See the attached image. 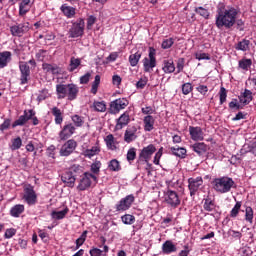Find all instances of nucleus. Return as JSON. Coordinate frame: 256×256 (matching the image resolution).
<instances>
[{
  "mask_svg": "<svg viewBox=\"0 0 256 256\" xmlns=\"http://www.w3.org/2000/svg\"><path fill=\"white\" fill-rule=\"evenodd\" d=\"M239 15V10L235 7L218 8L215 25L218 29H231Z\"/></svg>",
  "mask_w": 256,
  "mask_h": 256,
  "instance_id": "1",
  "label": "nucleus"
},
{
  "mask_svg": "<svg viewBox=\"0 0 256 256\" xmlns=\"http://www.w3.org/2000/svg\"><path fill=\"white\" fill-rule=\"evenodd\" d=\"M56 93L58 99H65V97H68V101H75L79 95V87L75 84H57Z\"/></svg>",
  "mask_w": 256,
  "mask_h": 256,
  "instance_id": "2",
  "label": "nucleus"
},
{
  "mask_svg": "<svg viewBox=\"0 0 256 256\" xmlns=\"http://www.w3.org/2000/svg\"><path fill=\"white\" fill-rule=\"evenodd\" d=\"M212 186L216 193L221 195L229 193L233 188H235V181L229 176H222L219 178H214L212 181Z\"/></svg>",
  "mask_w": 256,
  "mask_h": 256,
  "instance_id": "3",
  "label": "nucleus"
},
{
  "mask_svg": "<svg viewBox=\"0 0 256 256\" xmlns=\"http://www.w3.org/2000/svg\"><path fill=\"white\" fill-rule=\"evenodd\" d=\"M97 176H95L93 173L85 172L83 175L80 176V178L77 180L78 185L76 187L77 191H87L91 189V186L97 185L98 183Z\"/></svg>",
  "mask_w": 256,
  "mask_h": 256,
  "instance_id": "4",
  "label": "nucleus"
},
{
  "mask_svg": "<svg viewBox=\"0 0 256 256\" xmlns=\"http://www.w3.org/2000/svg\"><path fill=\"white\" fill-rule=\"evenodd\" d=\"M157 50L153 47H149L148 57L142 60L145 73H151L155 67H157Z\"/></svg>",
  "mask_w": 256,
  "mask_h": 256,
  "instance_id": "5",
  "label": "nucleus"
},
{
  "mask_svg": "<svg viewBox=\"0 0 256 256\" xmlns=\"http://www.w3.org/2000/svg\"><path fill=\"white\" fill-rule=\"evenodd\" d=\"M83 35H85V20L78 18L75 22H72V26L69 29V37L77 39V37H83Z\"/></svg>",
  "mask_w": 256,
  "mask_h": 256,
  "instance_id": "6",
  "label": "nucleus"
},
{
  "mask_svg": "<svg viewBox=\"0 0 256 256\" xmlns=\"http://www.w3.org/2000/svg\"><path fill=\"white\" fill-rule=\"evenodd\" d=\"M157 151V148L155 145L150 144L146 147H144L142 150H140V153L138 155L137 163H147L148 167H151V164H149V161H151V158L153 157V154Z\"/></svg>",
  "mask_w": 256,
  "mask_h": 256,
  "instance_id": "7",
  "label": "nucleus"
},
{
  "mask_svg": "<svg viewBox=\"0 0 256 256\" xmlns=\"http://www.w3.org/2000/svg\"><path fill=\"white\" fill-rule=\"evenodd\" d=\"M164 201L172 209H177L181 205V198L175 190L168 189L164 192Z\"/></svg>",
  "mask_w": 256,
  "mask_h": 256,
  "instance_id": "8",
  "label": "nucleus"
},
{
  "mask_svg": "<svg viewBox=\"0 0 256 256\" xmlns=\"http://www.w3.org/2000/svg\"><path fill=\"white\" fill-rule=\"evenodd\" d=\"M127 105H129L127 98H118L110 102L108 112L110 115H117L120 111H123Z\"/></svg>",
  "mask_w": 256,
  "mask_h": 256,
  "instance_id": "9",
  "label": "nucleus"
},
{
  "mask_svg": "<svg viewBox=\"0 0 256 256\" xmlns=\"http://www.w3.org/2000/svg\"><path fill=\"white\" fill-rule=\"evenodd\" d=\"M133 203H135V196L130 194L118 201L115 205V209L118 213H121V211H128V209H131Z\"/></svg>",
  "mask_w": 256,
  "mask_h": 256,
  "instance_id": "10",
  "label": "nucleus"
},
{
  "mask_svg": "<svg viewBox=\"0 0 256 256\" xmlns=\"http://www.w3.org/2000/svg\"><path fill=\"white\" fill-rule=\"evenodd\" d=\"M22 199L30 207L37 205V193L32 185H28L26 188H24V195Z\"/></svg>",
  "mask_w": 256,
  "mask_h": 256,
  "instance_id": "11",
  "label": "nucleus"
},
{
  "mask_svg": "<svg viewBox=\"0 0 256 256\" xmlns=\"http://www.w3.org/2000/svg\"><path fill=\"white\" fill-rule=\"evenodd\" d=\"M19 71H20V85H27L31 77V68L29 67V64L27 62H20Z\"/></svg>",
  "mask_w": 256,
  "mask_h": 256,
  "instance_id": "12",
  "label": "nucleus"
},
{
  "mask_svg": "<svg viewBox=\"0 0 256 256\" xmlns=\"http://www.w3.org/2000/svg\"><path fill=\"white\" fill-rule=\"evenodd\" d=\"M76 129L77 128H75V125H73V123L65 124L58 134L60 141H67V139L73 137V135H75Z\"/></svg>",
  "mask_w": 256,
  "mask_h": 256,
  "instance_id": "13",
  "label": "nucleus"
},
{
  "mask_svg": "<svg viewBox=\"0 0 256 256\" xmlns=\"http://www.w3.org/2000/svg\"><path fill=\"white\" fill-rule=\"evenodd\" d=\"M201 185H203V177L201 176L188 179V189L190 191V197H195V195H197V191H199Z\"/></svg>",
  "mask_w": 256,
  "mask_h": 256,
  "instance_id": "14",
  "label": "nucleus"
},
{
  "mask_svg": "<svg viewBox=\"0 0 256 256\" xmlns=\"http://www.w3.org/2000/svg\"><path fill=\"white\" fill-rule=\"evenodd\" d=\"M75 149H77V141L70 139L62 145L60 155L61 157H69V155H71Z\"/></svg>",
  "mask_w": 256,
  "mask_h": 256,
  "instance_id": "15",
  "label": "nucleus"
},
{
  "mask_svg": "<svg viewBox=\"0 0 256 256\" xmlns=\"http://www.w3.org/2000/svg\"><path fill=\"white\" fill-rule=\"evenodd\" d=\"M131 122L129 112H124L119 118L116 119V125L114 131H121L124 127H127Z\"/></svg>",
  "mask_w": 256,
  "mask_h": 256,
  "instance_id": "16",
  "label": "nucleus"
},
{
  "mask_svg": "<svg viewBox=\"0 0 256 256\" xmlns=\"http://www.w3.org/2000/svg\"><path fill=\"white\" fill-rule=\"evenodd\" d=\"M137 139V126H129L124 133L125 143H133Z\"/></svg>",
  "mask_w": 256,
  "mask_h": 256,
  "instance_id": "17",
  "label": "nucleus"
},
{
  "mask_svg": "<svg viewBox=\"0 0 256 256\" xmlns=\"http://www.w3.org/2000/svg\"><path fill=\"white\" fill-rule=\"evenodd\" d=\"M194 153H197L199 157H203L207 151H209V146L205 142H196L190 146Z\"/></svg>",
  "mask_w": 256,
  "mask_h": 256,
  "instance_id": "18",
  "label": "nucleus"
},
{
  "mask_svg": "<svg viewBox=\"0 0 256 256\" xmlns=\"http://www.w3.org/2000/svg\"><path fill=\"white\" fill-rule=\"evenodd\" d=\"M189 133L192 141H203V139H205L203 129H201V127L190 126Z\"/></svg>",
  "mask_w": 256,
  "mask_h": 256,
  "instance_id": "19",
  "label": "nucleus"
},
{
  "mask_svg": "<svg viewBox=\"0 0 256 256\" xmlns=\"http://www.w3.org/2000/svg\"><path fill=\"white\" fill-rule=\"evenodd\" d=\"M61 181L62 183H65L66 187L73 189V187H75V181L77 180L75 176H73V174L68 170L62 174Z\"/></svg>",
  "mask_w": 256,
  "mask_h": 256,
  "instance_id": "20",
  "label": "nucleus"
},
{
  "mask_svg": "<svg viewBox=\"0 0 256 256\" xmlns=\"http://www.w3.org/2000/svg\"><path fill=\"white\" fill-rule=\"evenodd\" d=\"M12 57L13 54L11 51L0 52V69H5V67L11 63Z\"/></svg>",
  "mask_w": 256,
  "mask_h": 256,
  "instance_id": "21",
  "label": "nucleus"
},
{
  "mask_svg": "<svg viewBox=\"0 0 256 256\" xmlns=\"http://www.w3.org/2000/svg\"><path fill=\"white\" fill-rule=\"evenodd\" d=\"M29 27L25 24H18L10 27V32L13 37H21L25 31H28Z\"/></svg>",
  "mask_w": 256,
  "mask_h": 256,
  "instance_id": "22",
  "label": "nucleus"
},
{
  "mask_svg": "<svg viewBox=\"0 0 256 256\" xmlns=\"http://www.w3.org/2000/svg\"><path fill=\"white\" fill-rule=\"evenodd\" d=\"M177 252V246L173 244V241L167 240L162 244V253L164 255H171V253Z\"/></svg>",
  "mask_w": 256,
  "mask_h": 256,
  "instance_id": "23",
  "label": "nucleus"
},
{
  "mask_svg": "<svg viewBox=\"0 0 256 256\" xmlns=\"http://www.w3.org/2000/svg\"><path fill=\"white\" fill-rule=\"evenodd\" d=\"M239 101L242 105H249L253 101V92L249 89H245L239 96Z\"/></svg>",
  "mask_w": 256,
  "mask_h": 256,
  "instance_id": "24",
  "label": "nucleus"
},
{
  "mask_svg": "<svg viewBox=\"0 0 256 256\" xmlns=\"http://www.w3.org/2000/svg\"><path fill=\"white\" fill-rule=\"evenodd\" d=\"M162 71L166 74L175 73V62L173 61V59L163 60Z\"/></svg>",
  "mask_w": 256,
  "mask_h": 256,
  "instance_id": "25",
  "label": "nucleus"
},
{
  "mask_svg": "<svg viewBox=\"0 0 256 256\" xmlns=\"http://www.w3.org/2000/svg\"><path fill=\"white\" fill-rule=\"evenodd\" d=\"M42 69L46 73H52V75H59L61 73V68L55 64L44 63L42 64Z\"/></svg>",
  "mask_w": 256,
  "mask_h": 256,
  "instance_id": "26",
  "label": "nucleus"
},
{
  "mask_svg": "<svg viewBox=\"0 0 256 256\" xmlns=\"http://www.w3.org/2000/svg\"><path fill=\"white\" fill-rule=\"evenodd\" d=\"M29 9H31V0H22L19 4L20 17L27 15V13H29Z\"/></svg>",
  "mask_w": 256,
  "mask_h": 256,
  "instance_id": "27",
  "label": "nucleus"
},
{
  "mask_svg": "<svg viewBox=\"0 0 256 256\" xmlns=\"http://www.w3.org/2000/svg\"><path fill=\"white\" fill-rule=\"evenodd\" d=\"M60 11H62L63 15L67 17V19H73V17H75V8L68 6L67 4H63L60 7Z\"/></svg>",
  "mask_w": 256,
  "mask_h": 256,
  "instance_id": "28",
  "label": "nucleus"
},
{
  "mask_svg": "<svg viewBox=\"0 0 256 256\" xmlns=\"http://www.w3.org/2000/svg\"><path fill=\"white\" fill-rule=\"evenodd\" d=\"M144 131H153L155 125V118L151 115H147L143 119Z\"/></svg>",
  "mask_w": 256,
  "mask_h": 256,
  "instance_id": "29",
  "label": "nucleus"
},
{
  "mask_svg": "<svg viewBox=\"0 0 256 256\" xmlns=\"http://www.w3.org/2000/svg\"><path fill=\"white\" fill-rule=\"evenodd\" d=\"M170 152L172 153V155H174L175 157H179L180 159H185V157H187V149H185L184 147H170Z\"/></svg>",
  "mask_w": 256,
  "mask_h": 256,
  "instance_id": "30",
  "label": "nucleus"
},
{
  "mask_svg": "<svg viewBox=\"0 0 256 256\" xmlns=\"http://www.w3.org/2000/svg\"><path fill=\"white\" fill-rule=\"evenodd\" d=\"M52 115L55 117L54 121L56 125H61L63 123V112L58 107H53L51 109Z\"/></svg>",
  "mask_w": 256,
  "mask_h": 256,
  "instance_id": "31",
  "label": "nucleus"
},
{
  "mask_svg": "<svg viewBox=\"0 0 256 256\" xmlns=\"http://www.w3.org/2000/svg\"><path fill=\"white\" fill-rule=\"evenodd\" d=\"M203 202H204L203 204L204 211H208L209 213H211V211H215V207H216L215 200L207 197L203 199Z\"/></svg>",
  "mask_w": 256,
  "mask_h": 256,
  "instance_id": "32",
  "label": "nucleus"
},
{
  "mask_svg": "<svg viewBox=\"0 0 256 256\" xmlns=\"http://www.w3.org/2000/svg\"><path fill=\"white\" fill-rule=\"evenodd\" d=\"M251 65H253V60L249 58H243L238 62V67L239 69H242V71H249V69H251Z\"/></svg>",
  "mask_w": 256,
  "mask_h": 256,
  "instance_id": "33",
  "label": "nucleus"
},
{
  "mask_svg": "<svg viewBox=\"0 0 256 256\" xmlns=\"http://www.w3.org/2000/svg\"><path fill=\"white\" fill-rule=\"evenodd\" d=\"M101 153V148L98 145L92 146L91 149H86L84 151V157L91 159V157H95V155H99Z\"/></svg>",
  "mask_w": 256,
  "mask_h": 256,
  "instance_id": "34",
  "label": "nucleus"
},
{
  "mask_svg": "<svg viewBox=\"0 0 256 256\" xmlns=\"http://www.w3.org/2000/svg\"><path fill=\"white\" fill-rule=\"evenodd\" d=\"M25 211V205L23 204H16L14 207L10 210V215L12 217H19L21 213Z\"/></svg>",
  "mask_w": 256,
  "mask_h": 256,
  "instance_id": "35",
  "label": "nucleus"
},
{
  "mask_svg": "<svg viewBox=\"0 0 256 256\" xmlns=\"http://www.w3.org/2000/svg\"><path fill=\"white\" fill-rule=\"evenodd\" d=\"M108 169L109 171H113L114 173H117L121 171V162L117 159H112L108 162Z\"/></svg>",
  "mask_w": 256,
  "mask_h": 256,
  "instance_id": "36",
  "label": "nucleus"
},
{
  "mask_svg": "<svg viewBox=\"0 0 256 256\" xmlns=\"http://www.w3.org/2000/svg\"><path fill=\"white\" fill-rule=\"evenodd\" d=\"M68 171L72 173V176L74 179H77V177H81L85 172L83 171V167L80 165L74 164Z\"/></svg>",
  "mask_w": 256,
  "mask_h": 256,
  "instance_id": "37",
  "label": "nucleus"
},
{
  "mask_svg": "<svg viewBox=\"0 0 256 256\" xmlns=\"http://www.w3.org/2000/svg\"><path fill=\"white\" fill-rule=\"evenodd\" d=\"M251 45V41L247 39H242L240 42L237 43L235 46L236 51H249V46Z\"/></svg>",
  "mask_w": 256,
  "mask_h": 256,
  "instance_id": "38",
  "label": "nucleus"
},
{
  "mask_svg": "<svg viewBox=\"0 0 256 256\" xmlns=\"http://www.w3.org/2000/svg\"><path fill=\"white\" fill-rule=\"evenodd\" d=\"M141 55H143V53H141V51H137L134 54H131L129 56V63L131 65V67H137V65L141 59Z\"/></svg>",
  "mask_w": 256,
  "mask_h": 256,
  "instance_id": "39",
  "label": "nucleus"
},
{
  "mask_svg": "<svg viewBox=\"0 0 256 256\" xmlns=\"http://www.w3.org/2000/svg\"><path fill=\"white\" fill-rule=\"evenodd\" d=\"M80 65H81V58L71 57L70 64L68 67L69 73H73V71H75V69H77Z\"/></svg>",
  "mask_w": 256,
  "mask_h": 256,
  "instance_id": "40",
  "label": "nucleus"
},
{
  "mask_svg": "<svg viewBox=\"0 0 256 256\" xmlns=\"http://www.w3.org/2000/svg\"><path fill=\"white\" fill-rule=\"evenodd\" d=\"M93 107L94 111H97L98 113H105L107 111V104L105 101H94Z\"/></svg>",
  "mask_w": 256,
  "mask_h": 256,
  "instance_id": "41",
  "label": "nucleus"
},
{
  "mask_svg": "<svg viewBox=\"0 0 256 256\" xmlns=\"http://www.w3.org/2000/svg\"><path fill=\"white\" fill-rule=\"evenodd\" d=\"M68 213H69V208L67 207L61 211H53L52 218L57 220L65 219V215H67Z\"/></svg>",
  "mask_w": 256,
  "mask_h": 256,
  "instance_id": "42",
  "label": "nucleus"
},
{
  "mask_svg": "<svg viewBox=\"0 0 256 256\" xmlns=\"http://www.w3.org/2000/svg\"><path fill=\"white\" fill-rule=\"evenodd\" d=\"M126 159L128 163L131 165V163H133V160L137 159V148H130L126 154Z\"/></svg>",
  "mask_w": 256,
  "mask_h": 256,
  "instance_id": "43",
  "label": "nucleus"
},
{
  "mask_svg": "<svg viewBox=\"0 0 256 256\" xmlns=\"http://www.w3.org/2000/svg\"><path fill=\"white\" fill-rule=\"evenodd\" d=\"M87 233L88 231L85 230L84 232H82V234L80 235V237L78 239H76V248L75 251H77V249H79L80 247H82V245L85 243V241H87Z\"/></svg>",
  "mask_w": 256,
  "mask_h": 256,
  "instance_id": "44",
  "label": "nucleus"
},
{
  "mask_svg": "<svg viewBox=\"0 0 256 256\" xmlns=\"http://www.w3.org/2000/svg\"><path fill=\"white\" fill-rule=\"evenodd\" d=\"M242 205H243V202H241V201L236 202V204L234 205V207L230 211V217L232 219H235V217H237V215H239V212L241 211V206Z\"/></svg>",
  "mask_w": 256,
  "mask_h": 256,
  "instance_id": "45",
  "label": "nucleus"
},
{
  "mask_svg": "<svg viewBox=\"0 0 256 256\" xmlns=\"http://www.w3.org/2000/svg\"><path fill=\"white\" fill-rule=\"evenodd\" d=\"M101 161L96 160L94 163L91 164L90 166V171L93 173V175H99L101 172Z\"/></svg>",
  "mask_w": 256,
  "mask_h": 256,
  "instance_id": "46",
  "label": "nucleus"
},
{
  "mask_svg": "<svg viewBox=\"0 0 256 256\" xmlns=\"http://www.w3.org/2000/svg\"><path fill=\"white\" fill-rule=\"evenodd\" d=\"M72 122L74 123V127H81L85 124V120H83V116H79L77 114L71 116Z\"/></svg>",
  "mask_w": 256,
  "mask_h": 256,
  "instance_id": "47",
  "label": "nucleus"
},
{
  "mask_svg": "<svg viewBox=\"0 0 256 256\" xmlns=\"http://www.w3.org/2000/svg\"><path fill=\"white\" fill-rule=\"evenodd\" d=\"M195 13L197 15H200V17H203L204 19H209V15H210L209 10L204 7L200 6L195 8Z\"/></svg>",
  "mask_w": 256,
  "mask_h": 256,
  "instance_id": "48",
  "label": "nucleus"
},
{
  "mask_svg": "<svg viewBox=\"0 0 256 256\" xmlns=\"http://www.w3.org/2000/svg\"><path fill=\"white\" fill-rule=\"evenodd\" d=\"M106 146L111 149L112 151L115 150V137L113 134H109L105 138Z\"/></svg>",
  "mask_w": 256,
  "mask_h": 256,
  "instance_id": "49",
  "label": "nucleus"
},
{
  "mask_svg": "<svg viewBox=\"0 0 256 256\" xmlns=\"http://www.w3.org/2000/svg\"><path fill=\"white\" fill-rule=\"evenodd\" d=\"M121 220L124 225H133V223H135V216L131 214H125L121 217Z\"/></svg>",
  "mask_w": 256,
  "mask_h": 256,
  "instance_id": "50",
  "label": "nucleus"
},
{
  "mask_svg": "<svg viewBox=\"0 0 256 256\" xmlns=\"http://www.w3.org/2000/svg\"><path fill=\"white\" fill-rule=\"evenodd\" d=\"M21 145H23V140H21V137H17L12 140V145L10 146V149L12 151H17L18 149H21Z\"/></svg>",
  "mask_w": 256,
  "mask_h": 256,
  "instance_id": "51",
  "label": "nucleus"
},
{
  "mask_svg": "<svg viewBox=\"0 0 256 256\" xmlns=\"http://www.w3.org/2000/svg\"><path fill=\"white\" fill-rule=\"evenodd\" d=\"M25 123H27V118L25 117V114H23L16 121L13 122L12 128L15 129V127H23Z\"/></svg>",
  "mask_w": 256,
  "mask_h": 256,
  "instance_id": "52",
  "label": "nucleus"
},
{
  "mask_svg": "<svg viewBox=\"0 0 256 256\" xmlns=\"http://www.w3.org/2000/svg\"><path fill=\"white\" fill-rule=\"evenodd\" d=\"M49 97V90L47 88L42 89L39 91V94L37 96L38 103H41V101H45V99H48Z\"/></svg>",
  "mask_w": 256,
  "mask_h": 256,
  "instance_id": "53",
  "label": "nucleus"
},
{
  "mask_svg": "<svg viewBox=\"0 0 256 256\" xmlns=\"http://www.w3.org/2000/svg\"><path fill=\"white\" fill-rule=\"evenodd\" d=\"M174 43H175V40L173 38H168L163 40L161 47L162 49H171Z\"/></svg>",
  "mask_w": 256,
  "mask_h": 256,
  "instance_id": "54",
  "label": "nucleus"
},
{
  "mask_svg": "<svg viewBox=\"0 0 256 256\" xmlns=\"http://www.w3.org/2000/svg\"><path fill=\"white\" fill-rule=\"evenodd\" d=\"M219 97H220V105H223V103L227 101V89H225V87L220 88Z\"/></svg>",
  "mask_w": 256,
  "mask_h": 256,
  "instance_id": "55",
  "label": "nucleus"
},
{
  "mask_svg": "<svg viewBox=\"0 0 256 256\" xmlns=\"http://www.w3.org/2000/svg\"><path fill=\"white\" fill-rule=\"evenodd\" d=\"M245 220L248 221V223H253V208L250 206L246 208Z\"/></svg>",
  "mask_w": 256,
  "mask_h": 256,
  "instance_id": "56",
  "label": "nucleus"
},
{
  "mask_svg": "<svg viewBox=\"0 0 256 256\" xmlns=\"http://www.w3.org/2000/svg\"><path fill=\"white\" fill-rule=\"evenodd\" d=\"M176 75L181 73L185 69V58H179L176 65Z\"/></svg>",
  "mask_w": 256,
  "mask_h": 256,
  "instance_id": "57",
  "label": "nucleus"
},
{
  "mask_svg": "<svg viewBox=\"0 0 256 256\" xmlns=\"http://www.w3.org/2000/svg\"><path fill=\"white\" fill-rule=\"evenodd\" d=\"M191 91H193V85H191V83H184L182 85V93L183 95H189V93H191Z\"/></svg>",
  "mask_w": 256,
  "mask_h": 256,
  "instance_id": "58",
  "label": "nucleus"
},
{
  "mask_svg": "<svg viewBox=\"0 0 256 256\" xmlns=\"http://www.w3.org/2000/svg\"><path fill=\"white\" fill-rule=\"evenodd\" d=\"M91 256H107V254L103 253V250L99 249V248H92L89 251Z\"/></svg>",
  "mask_w": 256,
  "mask_h": 256,
  "instance_id": "59",
  "label": "nucleus"
},
{
  "mask_svg": "<svg viewBox=\"0 0 256 256\" xmlns=\"http://www.w3.org/2000/svg\"><path fill=\"white\" fill-rule=\"evenodd\" d=\"M195 57L198 61H202V60L209 61L211 59V56L207 53H196Z\"/></svg>",
  "mask_w": 256,
  "mask_h": 256,
  "instance_id": "60",
  "label": "nucleus"
},
{
  "mask_svg": "<svg viewBox=\"0 0 256 256\" xmlns=\"http://www.w3.org/2000/svg\"><path fill=\"white\" fill-rule=\"evenodd\" d=\"M45 55H47V50H39L37 53H36V59L37 61H45Z\"/></svg>",
  "mask_w": 256,
  "mask_h": 256,
  "instance_id": "61",
  "label": "nucleus"
},
{
  "mask_svg": "<svg viewBox=\"0 0 256 256\" xmlns=\"http://www.w3.org/2000/svg\"><path fill=\"white\" fill-rule=\"evenodd\" d=\"M34 115H36L35 110H24V116L26 118V121H30V119H33Z\"/></svg>",
  "mask_w": 256,
  "mask_h": 256,
  "instance_id": "62",
  "label": "nucleus"
},
{
  "mask_svg": "<svg viewBox=\"0 0 256 256\" xmlns=\"http://www.w3.org/2000/svg\"><path fill=\"white\" fill-rule=\"evenodd\" d=\"M91 79V74L88 72L85 75L80 77V85H87Z\"/></svg>",
  "mask_w": 256,
  "mask_h": 256,
  "instance_id": "63",
  "label": "nucleus"
},
{
  "mask_svg": "<svg viewBox=\"0 0 256 256\" xmlns=\"http://www.w3.org/2000/svg\"><path fill=\"white\" fill-rule=\"evenodd\" d=\"M196 91H198V93H200L201 95H207V93L209 92V88L205 85H198Z\"/></svg>",
  "mask_w": 256,
  "mask_h": 256,
  "instance_id": "64",
  "label": "nucleus"
}]
</instances>
